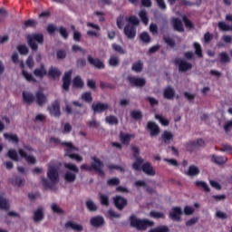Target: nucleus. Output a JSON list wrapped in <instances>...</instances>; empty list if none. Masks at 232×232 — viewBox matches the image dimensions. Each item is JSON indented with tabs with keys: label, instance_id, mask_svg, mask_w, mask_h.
I'll return each mask as SVG.
<instances>
[{
	"label": "nucleus",
	"instance_id": "1",
	"mask_svg": "<svg viewBox=\"0 0 232 232\" xmlns=\"http://www.w3.org/2000/svg\"><path fill=\"white\" fill-rule=\"evenodd\" d=\"M130 227L137 229V231H146L149 227L155 226V222L150 221L148 218H139L134 214H131L129 218Z\"/></svg>",
	"mask_w": 232,
	"mask_h": 232
},
{
	"label": "nucleus",
	"instance_id": "2",
	"mask_svg": "<svg viewBox=\"0 0 232 232\" xmlns=\"http://www.w3.org/2000/svg\"><path fill=\"white\" fill-rule=\"evenodd\" d=\"M127 24L123 29V34L128 39H135L137 36V27L140 24L139 18L135 15H131L126 18Z\"/></svg>",
	"mask_w": 232,
	"mask_h": 232
},
{
	"label": "nucleus",
	"instance_id": "3",
	"mask_svg": "<svg viewBox=\"0 0 232 232\" xmlns=\"http://www.w3.org/2000/svg\"><path fill=\"white\" fill-rule=\"evenodd\" d=\"M92 162L91 163V166H88L87 164L81 165V169L83 171H96L98 175H101L102 177H104L105 173L102 169L104 168V162H102L99 158L92 157Z\"/></svg>",
	"mask_w": 232,
	"mask_h": 232
},
{
	"label": "nucleus",
	"instance_id": "4",
	"mask_svg": "<svg viewBox=\"0 0 232 232\" xmlns=\"http://www.w3.org/2000/svg\"><path fill=\"white\" fill-rule=\"evenodd\" d=\"M62 146H65L64 157H68L72 160H76V162H82V157L75 151H79V148L75 147L72 142H62Z\"/></svg>",
	"mask_w": 232,
	"mask_h": 232
},
{
	"label": "nucleus",
	"instance_id": "5",
	"mask_svg": "<svg viewBox=\"0 0 232 232\" xmlns=\"http://www.w3.org/2000/svg\"><path fill=\"white\" fill-rule=\"evenodd\" d=\"M27 44L32 52H37V50H39V44H44V34L34 33L27 35Z\"/></svg>",
	"mask_w": 232,
	"mask_h": 232
},
{
	"label": "nucleus",
	"instance_id": "6",
	"mask_svg": "<svg viewBox=\"0 0 232 232\" xmlns=\"http://www.w3.org/2000/svg\"><path fill=\"white\" fill-rule=\"evenodd\" d=\"M63 167L68 171L64 174L65 182H69L70 184L73 183L74 180L77 179V173H79V167L72 163H63Z\"/></svg>",
	"mask_w": 232,
	"mask_h": 232
},
{
	"label": "nucleus",
	"instance_id": "7",
	"mask_svg": "<svg viewBox=\"0 0 232 232\" xmlns=\"http://www.w3.org/2000/svg\"><path fill=\"white\" fill-rule=\"evenodd\" d=\"M174 64L176 66H179V72H181L183 73H186V72H189V70L193 68V64H191V63L180 58H176L174 60Z\"/></svg>",
	"mask_w": 232,
	"mask_h": 232
},
{
	"label": "nucleus",
	"instance_id": "8",
	"mask_svg": "<svg viewBox=\"0 0 232 232\" xmlns=\"http://www.w3.org/2000/svg\"><path fill=\"white\" fill-rule=\"evenodd\" d=\"M127 81L130 82V86H136L137 88H143V86H146V79L144 78L128 76Z\"/></svg>",
	"mask_w": 232,
	"mask_h": 232
},
{
	"label": "nucleus",
	"instance_id": "9",
	"mask_svg": "<svg viewBox=\"0 0 232 232\" xmlns=\"http://www.w3.org/2000/svg\"><path fill=\"white\" fill-rule=\"evenodd\" d=\"M72 71L66 72L62 79V90H63V92H70V84H72Z\"/></svg>",
	"mask_w": 232,
	"mask_h": 232
},
{
	"label": "nucleus",
	"instance_id": "10",
	"mask_svg": "<svg viewBox=\"0 0 232 232\" xmlns=\"http://www.w3.org/2000/svg\"><path fill=\"white\" fill-rule=\"evenodd\" d=\"M184 215L182 208L180 207L172 208L171 211L169 213V217L174 222H180V216Z\"/></svg>",
	"mask_w": 232,
	"mask_h": 232
},
{
	"label": "nucleus",
	"instance_id": "11",
	"mask_svg": "<svg viewBox=\"0 0 232 232\" xmlns=\"http://www.w3.org/2000/svg\"><path fill=\"white\" fill-rule=\"evenodd\" d=\"M47 177L53 184H57V182H59V171L53 166L49 167Z\"/></svg>",
	"mask_w": 232,
	"mask_h": 232
},
{
	"label": "nucleus",
	"instance_id": "12",
	"mask_svg": "<svg viewBox=\"0 0 232 232\" xmlns=\"http://www.w3.org/2000/svg\"><path fill=\"white\" fill-rule=\"evenodd\" d=\"M113 203L119 211H122V209L128 206V199H126V198H122V196H116L113 198Z\"/></svg>",
	"mask_w": 232,
	"mask_h": 232
},
{
	"label": "nucleus",
	"instance_id": "13",
	"mask_svg": "<svg viewBox=\"0 0 232 232\" xmlns=\"http://www.w3.org/2000/svg\"><path fill=\"white\" fill-rule=\"evenodd\" d=\"M110 108V105L108 103H102L101 102H98L97 103H93L92 105V110L93 113H104V111H108Z\"/></svg>",
	"mask_w": 232,
	"mask_h": 232
},
{
	"label": "nucleus",
	"instance_id": "14",
	"mask_svg": "<svg viewBox=\"0 0 232 232\" xmlns=\"http://www.w3.org/2000/svg\"><path fill=\"white\" fill-rule=\"evenodd\" d=\"M87 61L89 64L94 66V68H97L98 70H104L105 68L104 63L99 58H93L92 55H88Z\"/></svg>",
	"mask_w": 232,
	"mask_h": 232
},
{
	"label": "nucleus",
	"instance_id": "15",
	"mask_svg": "<svg viewBox=\"0 0 232 232\" xmlns=\"http://www.w3.org/2000/svg\"><path fill=\"white\" fill-rule=\"evenodd\" d=\"M90 224L92 227L99 228L102 227V226L106 224V221L104 220V218L102 216H95L90 219Z\"/></svg>",
	"mask_w": 232,
	"mask_h": 232
},
{
	"label": "nucleus",
	"instance_id": "16",
	"mask_svg": "<svg viewBox=\"0 0 232 232\" xmlns=\"http://www.w3.org/2000/svg\"><path fill=\"white\" fill-rule=\"evenodd\" d=\"M48 111L53 117H61V103L59 101H55L51 107H48Z\"/></svg>",
	"mask_w": 232,
	"mask_h": 232
},
{
	"label": "nucleus",
	"instance_id": "17",
	"mask_svg": "<svg viewBox=\"0 0 232 232\" xmlns=\"http://www.w3.org/2000/svg\"><path fill=\"white\" fill-rule=\"evenodd\" d=\"M147 130L150 131V137H157L160 133V127L154 121H148Z\"/></svg>",
	"mask_w": 232,
	"mask_h": 232
},
{
	"label": "nucleus",
	"instance_id": "18",
	"mask_svg": "<svg viewBox=\"0 0 232 232\" xmlns=\"http://www.w3.org/2000/svg\"><path fill=\"white\" fill-rule=\"evenodd\" d=\"M34 101H36V104H38V106H44L48 99L46 98V95L44 94L43 90H39L35 92Z\"/></svg>",
	"mask_w": 232,
	"mask_h": 232
},
{
	"label": "nucleus",
	"instance_id": "19",
	"mask_svg": "<svg viewBox=\"0 0 232 232\" xmlns=\"http://www.w3.org/2000/svg\"><path fill=\"white\" fill-rule=\"evenodd\" d=\"M141 169L143 173L149 175L150 177H155L156 175L155 169H153V166H151V163L150 162L143 163L141 166Z\"/></svg>",
	"mask_w": 232,
	"mask_h": 232
},
{
	"label": "nucleus",
	"instance_id": "20",
	"mask_svg": "<svg viewBox=\"0 0 232 232\" xmlns=\"http://www.w3.org/2000/svg\"><path fill=\"white\" fill-rule=\"evenodd\" d=\"M131 139H135V134H128L123 132L120 133V140L121 144H124V146H130Z\"/></svg>",
	"mask_w": 232,
	"mask_h": 232
},
{
	"label": "nucleus",
	"instance_id": "21",
	"mask_svg": "<svg viewBox=\"0 0 232 232\" xmlns=\"http://www.w3.org/2000/svg\"><path fill=\"white\" fill-rule=\"evenodd\" d=\"M33 220L36 223L44 220V209L43 208H39L34 211Z\"/></svg>",
	"mask_w": 232,
	"mask_h": 232
},
{
	"label": "nucleus",
	"instance_id": "22",
	"mask_svg": "<svg viewBox=\"0 0 232 232\" xmlns=\"http://www.w3.org/2000/svg\"><path fill=\"white\" fill-rule=\"evenodd\" d=\"M48 72L46 71V67L44 63L40 64V68H36L34 71V75L35 77H39V79H44V75H47Z\"/></svg>",
	"mask_w": 232,
	"mask_h": 232
},
{
	"label": "nucleus",
	"instance_id": "23",
	"mask_svg": "<svg viewBox=\"0 0 232 232\" xmlns=\"http://www.w3.org/2000/svg\"><path fill=\"white\" fill-rule=\"evenodd\" d=\"M163 97L168 101H173L175 99V89L171 86H168L163 91Z\"/></svg>",
	"mask_w": 232,
	"mask_h": 232
},
{
	"label": "nucleus",
	"instance_id": "24",
	"mask_svg": "<svg viewBox=\"0 0 232 232\" xmlns=\"http://www.w3.org/2000/svg\"><path fill=\"white\" fill-rule=\"evenodd\" d=\"M185 175H188V177H198V175H200V169L196 165H190Z\"/></svg>",
	"mask_w": 232,
	"mask_h": 232
},
{
	"label": "nucleus",
	"instance_id": "25",
	"mask_svg": "<svg viewBox=\"0 0 232 232\" xmlns=\"http://www.w3.org/2000/svg\"><path fill=\"white\" fill-rule=\"evenodd\" d=\"M172 26L176 32H184V24H182L181 19L174 18L172 20Z\"/></svg>",
	"mask_w": 232,
	"mask_h": 232
},
{
	"label": "nucleus",
	"instance_id": "26",
	"mask_svg": "<svg viewBox=\"0 0 232 232\" xmlns=\"http://www.w3.org/2000/svg\"><path fill=\"white\" fill-rule=\"evenodd\" d=\"M212 162L214 164H218V166H222L227 162V157L226 156H217L215 154L212 155Z\"/></svg>",
	"mask_w": 232,
	"mask_h": 232
},
{
	"label": "nucleus",
	"instance_id": "27",
	"mask_svg": "<svg viewBox=\"0 0 232 232\" xmlns=\"http://www.w3.org/2000/svg\"><path fill=\"white\" fill-rule=\"evenodd\" d=\"M4 138L7 142H12V144H19V136L17 134L4 133Z\"/></svg>",
	"mask_w": 232,
	"mask_h": 232
},
{
	"label": "nucleus",
	"instance_id": "28",
	"mask_svg": "<svg viewBox=\"0 0 232 232\" xmlns=\"http://www.w3.org/2000/svg\"><path fill=\"white\" fill-rule=\"evenodd\" d=\"M72 86L73 88L82 90V88H84V81H82L81 76L77 75L72 79Z\"/></svg>",
	"mask_w": 232,
	"mask_h": 232
},
{
	"label": "nucleus",
	"instance_id": "29",
	"mask_svg": "<svg viewBox=\"0 0 232 232\" xmlns=\"http://www.w3.org/2000/svg\"><path fill=\"white\" fill-rule=\"evenodd\" d=\"M189 146H195L196 148H198L200 146H205L204 140L202 139H198L197 141H189L187 143V150L188 151H193V149L189 148Z\"/></svg>",
	"mask_w": 232,
	"mask_h": 232
},
{
	"label": "nucleus",
	"instance_id": "30",
	"mask_svg": "<svg viewBox=\"0 0 232 232\" xmlns=\"http://www.w3.org/2000/svg\"><path fill=\"white\" fill-rule=\"evenodd\" d=\"M65 227H67V228L72 227L73 229V231H76V232H81V231H82V229H84L82 225L74 223L72 221H67L65 223Z\"/></svg>",
	"mask_w": 232,
	"mask_h": 232
},
{
	"label": "nucleus",
	"instance_id": "31",
	"mask_svg": "<svg viewBox=\"0 0 232 232\" xmlns=\"http://www.w3.org/2000/svg\"><path fill=\"white\" fill-rule=\"evenodd\" d=\"M23 100L26 104H32V102H35V96L32 92H23Z\"/></svg>",
	"mask_w": 232,
	"mask_h": 232
},
{
	"label": "nucleus",
	"instance_id": "32",
	"mask_svg": "<svg viewBox=\"0 0 232 232\" xmlns=\"http://www.w3.org/2000/svg\"><path fill=\"white\" fill-rule=\"evenodd\" d=\"M135 162L132 163V169L135 171H140L142 169V165L144 164V159L137 158Z\"/></svg>",
	"mask_w": 232,
	"mask_h": 232
},
{
	"label": "nucleus",
	"instance_id": "33",
	"mask_svg": "<svg viewBox=\"0 0 232 232\" xmlns=\"http://www.w3.org/2000/svg\"><path fill=\"white\" fill-rule=\"evenodd\" d=\"M161 139L165 144H169L170 140H173V133L169 130H164V132L161 135Z\"/></svg>",
	"mask_w": 232,
	"mask_h": 232
},
{
	"label": "nucleus",
	"instance_id": "34",
	"mask_svg": "<svg viewBox=\"0 0 232 232\" xmlns=\"http://www.w3.org/2000/svg\"><path fill=\"white\" fill-rule=\"evenodd\" d=\"M143 68H144V63H142V62L140 61H138L132 64L131 70L132 72H136V73H140Z\"/></svg>",
	"mask_w": 232,
	"mask_h": 232
},
{
	"label": "nucleus",
	"instance_id": "35",
	"mask_svg": "<svg viewBox=\"0 0 232 232\" xmlns=\"http://www.w3.org/2000/svg\"><path fill=\"white\" fill-rule=\"evenodd\" d=\"M193 48L195 50V54L202 59L204 57V54H202V46L200 45V44L195 42L193 44Z\"/></svg>",
	"mask_w": 232,
	"mask_h": 232
},
{
	"label": "nucleus",
	"instance_id": "36",
	"mask_svg": "<svg viewBox=\"0 0 232 232\" xmlns=\"http://www.w3.org/2000/svg\"><path fill=\"white\" fill-rule=\"evenodd\" d=\"M195 186L197 188H202L204 191H206V193H209V191H211V188H209V186H208V183H206V181L198 180L195 182Z\"/></svg>",
	"mask_w": 232,
	"mask_h": 232
},
{
	"label": "nucleus",
	"instance_id": "37",
	"mask_svg": "<svg viewBox=\"0 0 232 232\" xmlns=\"http://www.w3.org/2000/svg\"><path fill=\"white\" fill-rule=\"evenodd\" d=\"M218 26L222 32H232V26L226 22H218Z\"/></svg>",
	"mask_w": 232,
	"mask_h": 232
},
{
	"label": "nucleus",
	"instance_id": "38",
	"mask_svg": "<svg viewBox=\"0 0 232 232\" xmlns=\"http://www.w3.org/2000/svg\"><path fill=\"white\" fill-rule=\"evenodd\" d=\"M48 75L53 79H57V77H61V71L57 68L52 67L48 72Z\"/></svg>",
	"mask_w": 232,
	"mask_h": 232
},
{
	"label": "nucleus",
	"instance_id": "39",
	"mask_svg": "<svg viewBox=\"0 0 232 232\" xmlns=\"http://www.w3.org/2000/svg\"><path fill=\"white\" fill-rule=\"evenodd\" d=\"M7 155L11 160H14V162H19V155L17 154L16 150H9Z\"/></svg>",
	"mask_w": 232,
	"mask_h": 232
},
{
	"label": "nucleus",
	"instance_id": "40",
	"mask_svg": "<svg viewBox=\"0 0 232 232\" xmlns=\"http://www.w3.org/2000/svg\"><path fill=\"white\" fill-rule=\"evenodd\" d=\"M140 39L145 44H150V43H151V36H150V34L146 32H143L140 34Z\"/></svg>",
	"mask_w": 232,
	"mask_h": 232
},
{
	"label": "nucleus",
	"instance_id": "41",
	"mask_svg": "<svg viewBox=\"0 0 232 232\" xmlns=\"http://www.w3.org/2000/svg\"><path fill=\"white\" fill-rule=\"evenodd\" d=\"M100 204H102V206H105L106 208H108V206H110V197H108V195H103V194H100Z\"/></svg>",
	"mask_w": 232,
	"mask_h": 232
},
{
	"label": "nucleus",
	"instance_id": "42",
	"mask_svg": "<svg viewBox=\"0 0 232 232\" xmlns=\"http://www.w3.org/2000/svg\"><path fill=\"white\" fill-rule=\"evenodd\" d=\"M105 121L111 126H113V125L117 126V124H119V119H117V117H115L114 115L107 116L105 118Z\"/></svg>",
	"mask_w": 232,
	"mask_h": 232
},
{
	"label": "nucleus",
	"instance_id": "43",
	"mask_svg": "<svg viewBox=\"0 0 232 232\" xmlns=\"http://www.w3.org/2000/svg\"><path fill=\"white\" fill-rule=\"evenodd\" d=\"M16 50H18L20 55H28L30 52L25 44L17 45Z\"/></svg>",
	"mask_w": 232,
	"mask_h": 232
},
{
	"label": "nucleus",
	"instance_id": "44",
	"mask_svg": "<svg viewBox=\"0 0 232 232\" xmlns=\"http://www.w3.org/2000/svg\"><path fill=\"white\" fill-rule=\"evenodd\" d=\"M51 209L53 213H56V215H64V210L57 205V203H53L51 206Z\"/></svg>",
	"mask_w": 232,
	"mask_h": 232
},
{
	"label": "nucleus",
	"instance_id": "45",
	"mask_svg": "<svg viewBox=\"0 0 232 232\" xmlns=\"http://www.w3.org/2000/svg\"><path fill=\"white\" fill-rule=\"evenodd\" d=\"M86 208L89 211H91L92 213L97 211V205L93 202V200L89 199L86 201Z\"/></svg>",
	"mask_w": 232,
	"mask_h": 232
},
{
	"label": "nucleus",
	"instance_id": "46",
	"mask_svg": "<svg viewBox=\"0 0 232 232\" xmlns=\"http://www.w3.org/2000/svg\"><path fill=\"white\" fill-rule=\"evenodd\" d=\"M120 63H121V60H119V58L115 55L111 56L110 59H109V64L112 68H117V66H119Z\"/></svg>",
	"mask_w": 232,
	"mask_h": 232
},
{
	"label": "nucleus",
	"instance_id": "47",
	"mask_svg": "<svg viewBox=\"0 0 232 232\" xmlns=\"http://www.w3.org/2000/svg\"><path fill=\"white\" fill-rule=\"evenodd\" d=\"M164 44H167V46H169V48H175L176 43L173 38H170L169 36H163Z\"/></svg>",
	"mask_w": 232,
	"mask_h": 232
},
{
	"label": "nucleus",
	"instance_id": "48",
	"mask_svg": "<svg viewBox=\"0 0 232 232\" xmlns=\"http://www.w3.org/2000/svg\"><path fill=\"white\" fill-rule=\"evenodd\" d=\"M155 119H157V121H160V124L162 126H169V120L166 119L165 117H163L160 114H156L155 115Z\"/></svg>",
	"mask_w": 232,
	"mask_h": 232
},
{
	"label": "nucleus",
	"instance_id": "49",
	"mask_svg": "<svg viewBox=\"0 0 232 232\" xmlns=\"http://www.w3.org/2000/svg\"><path fill=\"white\" fill-rule=\"evenodd\" d=\"M82 100L85 102H92L93 97H92V92H85L82 94Z\"/></svg>",
	"mask_w": 232,
	"mask_h": 232
},
{
	"label": "nucleus",
	"instance_id": "50",
	"mask_svg": "<svg viewBox=\"0 0 232 232\" xmlns=\"http://www.w3.org/2000/svg\"><path fill=\"white\" fill-rule=\"evenodd\" d=\"M139 17L141 19L143 24H148V23H150V18L148 17V13L146 11H140Z\"/></svg>",
	"mask_w": 232,
	"mask_h": 232
},
{
	"label": "nucleus",
	"instance_id": "51",
	"mask_svg": "<svg viewBox=\"0 0 232 232\" xmlns=\"http://www.w3.org/2000/svg\"><path fill=\"white\" fill-rule=\"evenodd\" d=\"M219 59L220 63H231V58H229V54H227V53L226 52H222L219 53Z\"/></svg>",
	"mask_w": 232,
	"mask_h": 232
},
{
	"label": "nucleus",
	"instance_id": "52",
	"mask_svg": "<svg viewBox=\"0 0 232 232\" xmlns=\"http://www.w3.org/2000/svg\"><path fill=\"white\" fill-rule=\"evenodd\" d=\"M37 26V21L29 19L24 23V28H35Z\"/></svg>",
	"mask_w": 232,
	"mask_h": 232
},
{
	"label": "nucleus",
	"instance_id": "53",
	"mask_svg": "<svg viewBox=\"0 0 232 232\" xmlns=\"http://www.w3.org/2000/svg\"><path fill=\"white\" fill-rule=\"evenodd\" d=\"M130 117L132 119H134V121H141L142 111L134 110V111H130Z\"/></svg>",
	"mask_w": 232,
	"mask_h": 232
},
{
	"label": "nucleus",
	"instance_id": "54",
	"mask_svg": "<svg viewBox=\"0 0 232 232\" xmlns=\"http://www.w3.org/2000/svg\"><path fill=\"white\" fill-rule=\"evenodd\" d=\"M150 217L151 218H166V216L162 212H157L155 210L150 212Z\"/></svg>",
	"mask_w": 232,
	"mask_h": 232
},
{
	"label": "nucleus",
	"instance_id": "55",
	"mask_svg": "<svg viewBox=\"0 0 232 232\" xmlns=\"http://www.w3.org/2000/svg\"><path fill=\"white\" fill-rule=\"evenodd\" d=\"M22 73L29 82H37V80H35V77L32 73H28L26 71H23Z\"/></svg>",
	"mask_w": 232,
	"mask_h": 232
},
{
	"label": "nucleus",
	"instance_id": "56",
	"mask_svg": "<svg viewBox=\"0 0 232 232\" xmlns=\"http://www.w3.org/2000/svg\"><path fill=\"white\" fill-rule=\"evenodd\" d=\"M149 232H169V227L167 226H160L155 228H151Z\"/></svg>",
	"mask_w": 232,
	"mask_h": 232
},
{
	"label": "nucleus",
	"instance_id": "57",
	"mask_svg": "<svg viewBox=\"0 0 232 232\" xmlns=\"http://www.w3.org/2000/svg\"><path fill=\"white\" fill-rule=\"evenodd\" d=\"M56 57L58 59V61H63V60L66 59V51H64L63 49L57 50Z\"/></svg>",
	"mask_w": 232,
	"mask_h": 232
},
{
	"label": "nucleus",
	"instance_id": "58",
	"mask_svg": "<svg viewBox=\"0 0 232 232\" xmlns=\"http://www.w3.org/2000/svg\"><path fill=\"white\" fill-rule=\"evenodd\" d=\"M119 184H121V179H119V178H112L107 180V185L111 187L119 186Z\"/></svg>",
	"mask_w": 232,
	"mask_h": 232
},
{
	"label": "nucleus",
	"instance_id": "59",
	"mask_svg": "<svg viewBox=\"0 0 232 232\" xmlns=\"http://www.w3.org/2000/svg\"><path fill=\"white\" fill-rule=\"evenodd\" d=\"M49 143L51 146H59V144L63 146V141H61V139L55 137H51L49 140Z\"/></svg>",
	"mask_w": 232,
	"mask_h": 232
},
{
	"label": "nucleus",
	"instance_id": "60",
	"mask_svg": "<svg viewBox=\"0 0 232 232\" xmlns=\"http://www.w3.org/2000/svg\"><path fill=\"white\" fill-rule=\"evenodd\" d=\"M131 151H132V155H133L134 159H141L140 158V149H139V147L133 145L131 147Z\"/></svg>",
	"mask_w": 232,
	"mask_h": 232
},
{
	"label": "nucleus",
	"instance_id": "61",
	"mask_svg": "<svg viewBox=\"0 0 232 232\" xmlns=\"http://www.w3.org/2000/svg\"><path fill=\"white\" fill-rule=\"evenodd\" d=\"M1 209H5V211H8L10 209L8 200L3 197L1 198Z\"/></svg>",
	"mask_w": 232,
	"mask_h": 232
},
{
	"label": "nucleus",
	"instance_id": "62",
	"mask_svg": "<svg viewBox=\"0 0 232 232\" xmlns=\"http://www.w3.org/2000/svg\"><path fill=\"white\" fill-rule=\"evenodd\" d=\"M59 34L63 37V39H68L70 35L66 28L63 26L59 27Z\"/></svg>",
	"mask_w": 232,
	"mask_h": 232
},
{
	"label": "nucleus",
	"instance_id": "63",
	"mask_svg": "<svg viewBox=\"0 0 232 232\" xmlns=\"http://www.w3.org/2000/svg\"><path fill=\"white\" fill-rule=\"evenodd\" d=\"M111 46H112V50H114V52H117L118 53H121V54L125 53L124 49H122V46H121L117 44H112Z\"/></svg>",
	"mask_w": 232,
	"mask_h": 232
},
{
	"label": "nucleus",
	"instance_id": "64",
	"mask_svg": "<svg viewBox=\"0 0 232 232\" xmlns=\"http://www.w3.org/2000/svg\"><path fill=\"white\" fill-rule=\"evenodd\" d=\"M76 66L77 68H84L86 66V60L84 58H79L76 61Z\"/></svg>",
	"mask_w": 232,
	"mask_h": 232
}]
</instances>
